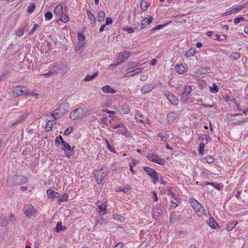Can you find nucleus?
Returning a JSON list of instances; mask_svg holds the SVG:
<instances>
[{
    "label": "nucleus",
    "instance_id": "obj_50",
    "mask_svg": "<svg viewBox=\"0 0 248 248\" xmlns=\"http://www.w3.org/2000/svg\"><path fill=\"white\" fill-rule=\"evenodd\" d=\"M97 222L102 226H106L108 223L107 221L103 219L102 217H99V219L97 220Z\"/></svg>",
    "mask_w": 248,
    "mask_h": 248
},
{
    "label": "nucleus",
    "instance_id": "obj_4",
    "mask_svg": "<svg viewBox=\"0 0 248 248\" xmlns=\"http://www.w3.org/2000/svg\"><path fill=\"white\" fill-rule=\"evenodd\" d=\"M87 115L84 108H78L71 111L69 117L71 120H76L86 117Z\"/></svg>",
    "mask_w": 248,
    "mask_h": 248
},
{
    "label": "nucleus",
    "instance_id": "obj_18",
    "mask_svg": "<svg viewBox=\"0 0 248 248\" xmlns=\"http://www.w3.org/2000/svg\"><path fill=\"white\" fill-rule=\"evenodd\" d=\"M167 195L170 196L174 199L176 200L178 197V194L176 189L173 187H169L167 189Z\"/></svg>",
    "mask_w": 248,
    "mask_h": 248
},
{
    "label": "nucleus",
    "instance_id": "obj_38",
    "mask_svg": "<svg viewBox=\"0 0 248 248\" xmlns=\"http://www.w3.org/2000/svg\"><path fill=\"white\" fill-rule=\"evenodd\" d=\"M7 218L8 223H15L16 221V218L15 217V216L12 213H10Z\"/></svg>",
    "mask_w": 248,
    "mask_h": 248
},
{
    "label": "nucleus",
    "instance_id": "obj_49",
    "mask_svg": "<svg viewBox=\"0 0 248 248\" xmlns=\"http://www.w3.org/2000/svg\"><path fill=\"white\" fill-rule=\"evenodd\" d=\"M204 158L206 162L208 163L211 164L214 162V158L211 155H208L205 157Z\"/></svg>",
    "mask_w": 248,
    "mask_h": 248
},
{
    "label": "nucleus",
    "instance_id": "obj_51",
    "mask_svg": "<svg viewBox=\"0 0 248 248\" xmlns=\"http://www.w3.org/2000/svg\"><path fill=\"white\" fill-rule=\"evenodd\" d=\"M196 51L194 49H191L186 53V56L187 58L190 57L194 55Z\"/></svg>",
    "mask_w": 248,
    "mask_h": 248
},
{
    "label": "nucleus",
    "instance_id": "obj_61",
    "mask_svg": "<svg viewBox=\"0 0 248 248\" xmlns=\"http://www.w3.org/2000/svg\"><path fill=\"white\" fill-rule=\"evenodd\" d=\"M85 38V36L83 34L80 33L78 34V39L79 41L83 42L84 41Z\"/></svg>",
    "mask_w": 248,
    "mask_h": 248
},
{
    "label": "nucleus",
    "instance_id": "obj_56",
    "mask_svg": "<svg viewBox=\"0 0 248 248\" xmlns=\"http://www.w3.org/2000/svg\"><path fill=\"white\" fill-rule=\"evenodd\" d=\"M134 75H136V74H135V71L134 69V70L130 71L127 72L126 73H125L124 75V77H130L131 76H133Z\"/></svg>",
    "mask_w": 248,
    "mask_h": 248
},
{
    "label": "nucleus",
    "instance_id": "obj_37",
    "mask_svg": "<svg viewBox=\"0 0 248 248\" xmlns=\"http://www.w3.org/2000/svg\"><path fill=\"white\" fill-rule=\"evenodd\" d=\"M241 55L240 53L233 52L231 54L230 58L232 60H235L236 59H239Z\"/></svg>",
    "mask_w": 248,
    "mask_h": 248
},
{
    "label": "nucleus",
    "instance_id": "obj_22",
    "mask_svg": "<svg viewBox=\"0 0 248 248\" xmlns=\"http://www.w3.org/2000/svg\"><path fill=\"white\" fill-rule=\"evenodd\" d=\"M54 13L56 15L62 16L63 14V7L61 4L56 5L54 10Z\"/></svg>",
    "mask_w": 248,
    "mask_h": 248
},
{
    "label": "nucleus",
    "instance_id": "obj_44",
    "mask_svg": "<svg viewBox=\"0 0 248 248\" xmlns=\"http://www.w3.org/2000/svg\"><path fill=\"white\" fill-rule=\"evenodd\" d=\"M60 20L61 21H62V22L66 23H67L69 21L70 18L68 15H63L61 16Z\"/></svg>",
    "mask_w": 248,
    "mask_h": 248
},
{
    "label": "nucleus",
    "instance_id": "obj_46",
    "mask_svg": "<svg viewBox=\"0 0 248 248\" xmlns=\"http://www.w3.org/2000/svg\"><path fill=\"white\" fill-rule=\"evenodd\" d=\"M211 186H214L215 188L218 190H221L222 189L223 186L221 183H213L212 184H210Z\"/></svg>",
    "mask_w": 248,
    "mask_h": 248
},
{
    "label": "nucleus",
    "instance_id": "obj_35",
    "mask_svg": "<svg viewBox=\"0 0 248 248\" xmlns=\"http://www.w3.org/2000/svg\"><path fill=\"white\" fill-rule=\"evenodd\" d=\"M209 225L211 227H212L213 229H216L218 227L217 223L215 221V220L212 217H211L209 219Z\"/></svg>",
    "mask_w": 248,
    "mask_h": 248
},
{
    "label": "nucleus",
    "instance_id": "obj_17",
    "mask_svg": "<svg viewBox=\"0 0 248 248\" xmlns=\"http://www.w3.org/2000/svg\"><path fill=\"white\" fill-rule=\"evenodd\" d=\"M135 118L137 121L144 124L145 121V117L142 115L139 110H136L135 115Z\"/></svg>",
    "mask_w": 248,
    "mask_h": 248
},
{
    "label": "nucleus",
    "instance_id": "obj_10",
    "mask_svg": "<svg viewBox=\"0 0 248 248\" xmlns=\"http://www.w3.org/2000/svg\"><path fill=\"white\" fill-rule=\"evenodd\" d=\"M165 95L172 105L176 106L178 104L179 100L170 92H167L165 93Z\"/></svg>",
    "mask_w": 248,
    "mask_h": 248
},
{
    "label": "nucleus",
    "instance_id": "obj_2",
    "mask_svg": "<svg viewBox=\"0 0 248 248\" xmlns=\"http://www.w3.org/2000/svg\"><path fill=\"white\" fill-rule=\"evenodd\" d=\"M190 203L198 217L206 216L205 209L197 200L194 199H191Z\"/></svg>",
    "mask_w": 248,
    "mask_h": 248
},
{
    "label": "nucleus",
    "instance_id": "obj_33",
    "mask_svg": "<svg viewBox=\"0 0 248 248\" xmlns=\"http://www.w3.org/2000/svg\"><path fill=\"white\" fill-rule=\"evenodd\" d=\"M192 87L190 85H186L185 87L184 91L183 92L182 95L187 96L191 92Z\"/></svg>",
    "mask_w": 248,
    "mask_h": 248
},
{
    "label": "nucleus",
    "instance_id": "obj_20",
    "mask_svg": "<svg viewBox=\"0 0 248 248\" xmlns=\"http://www.w3.org/2000/svg\"><path fill=\"white\" fill-rule=\"evenodd\" d=\"M70 107V105L68 102L64 103L61 104L59 108L61 110V112L63 113L64 115L68 110Z\"/></svg>",
    "mask_w": 248,
    "mask_h": 248
},
{
    "label": "nucleus",
    "instance_id": "obj_57",
    "mask_svg": "<svg viewBox=\"0 0 248 248\" xmlns=\"http://www.w3.org/2000/svg\"><path fill=\"white\" fill-rule=\"evenodd\" d=\"M39 25L37 24H35L32 28V29L29 31V34H32L34 32V31L38 29Z\"/></svg>",
    "mask_w": 248,
    "mask_h": 248
},
{
    "label": "nucleus",
    "instance_id": "obj_13",
    "mask_svg": "<svg viewBox=\"0 0 248 248\" xmlns=\"http://www.w3.org/2000/svg\"><path fill=\"white\" fill-rule=\"evenodd\" d=\"M86 12L92 26L94 27L96 23V20L94 15L88 9H86Z\"/></svg>",
    "mask_w": 248,
    "mask_h": 248
},
{
    "label": "nucleus",
    "instance_id": "obj_9",
    "mask_svg": "<svg viewBox=\"0 0 248 248\" xmlns=\"http://www.w3.org/2000/svg\"><path fill=\"white\" fill-rule=\"evenodd\" d=\"M62 149L65 152L66 157L69 158L72 155L73 148H72L69 144L65 141L62 142Z\"/></svg>",
    "mask_w": 248,
    "mask_h": 248
},
{
    "label": "nucleus",
    "instance_id": "obj_12",
    "mask_svg": "<svg viewBox=\"0 0 248 248\" xmlns=\"http://www.w3.org/2000/svg\"><path fill=\"white\" fill-rule=\"evenodd\" d=\"M130 52L129 51L125 50L119 54L118 60L120 61L119 62L122 63L125 60H126L130 56Z\"/></svg>",
    "mask_w": 248,
    "mask_h": 248
},
{
    "label": "nucleus",
    "instance_id": "obj_52",
    "mask_svg": "<svg viewBox=\"0 0 248 248\" xmlns=\"http://www.w3.org/2000/svg\"><path fill=\"white\" fill-rule=\"evenodd\" d=\"M84 43L78 42L75 47V50L78 51L81 50L84 45Z\"/></svg>",
    "mask_w": 248,
    "mask_h": 248
},
{
    "label": "nucleus",
    "instance_id": "obj_27",
    "mask_svg": "<svg viewBox=\"0 0 248 248\" xmlns=\"http://www.w3.org/2000/svg\"><path fill=\"white\" fill-rule=\"evenodd\" d=\"M8 218L6 216L1 215L0 218V225L1 227H5L8 224Z\"/></svg>",
    "mask_w": 248,
    "mask_h": 248
},
{
    "label": "nucleus",
    "instance_id": "obj_60",
    "mask_svg": "<svg viewBox=\"0 0 248 248\" xmlns=\"http://www.w3.org/2000/svg\"><path fill=\"white\" fill-rule=\"evenodd\" d=\"M124 30L126 31L129 34H131L135 32L134 30L132 28H124Z\"/></svg>",
    "mask_w": 248,
    "mask_h": 248
},
{
    "label": "nucleus",
    "instance_id": "obj_58",
    "mask_svg": "<svg viewBox=\"0 0 248 248\" xmlns=\"http://www.w3.org/2000/svg\"><path fill=\"white\" fill-rule=\"evenodd\" d=\"M113 20L111 17H108L106 19L105 25H109L112 23Z\"/></svg>",
    "mask_w": 248,
    "mask_h": 248
},
{
    "label": "nucleus",
    "instance_id": "obj_34",
    "mask_svg": "<svg viewBox=\"0 0 248 248\" xmlns=\"http://www.w3.org/2000/svg\"><path fill=\"white\" fill-rule=\"evenodd\" d=\"M149 6V4L144 0H141L140 8L143 11H145L147 10Z\"/></svg>",
    "mask_w": 248,
    "mask_h": 248
},
{
    "label": "nucleus",
    "instance_id": "obj_5",
    "mask_svg": "<svg viewBox=\"0 0 248 248\" xmlns=\"http://www.w3.org/2000/svg\"><path fill=\"white\" fill-rule=\"evenodd\" d=\"M95 178L99 184H104L106 181L105 177L107 172L104 169L101 168L99 170L95 171Z\"/></svg>",
    "mask_w": 248,
    "mask_h": 248
},
{
    "label": "nucleus",
    "instance_id": "obj_21",
    "mask_svg": "<svg viewBox=\"0 0 248 248\" xmlns=\"http://www.w3.org/2000/svg\"><path fill=\"white\" fill-rule=\"evenodd\" d=\"M154 88V86L150 84H147L142 86L141 91L143 93H146L151 91Z\"/></svg>",
    "mask_w": 248,
    "mask_h": 248
},
{
    "label": "nucleus",
    "instance_id": "obj_16",
    "mask_svg": "<svg viewBox=\"0 0 248 248\" xmlns=\"http://www.w3.org/2000/svg\"><path fill=\"white\" fill-rule=\"evenodd\" d=\"M51 115L55 120H57L62 117L64 114L61 112V110L58 108L53 110Z\"/></svg>",
    "mask_w": 248,
    "mask_h": 248
},
{
    "label": "nucleus",
    "instance_id": "obj_42",
    "mask_svg": "<svg viewBox=\"0 0 248 248\" xmlns=\"http://www.w3.org/2000/svg\"><path fill=\"white\" fill-rule=\"evenodd\" d=\"M126 125L123 123H119L115 125H113L111 127L112 128L115 129L118 128H125Z\"/></svg>",
    "mask_w": 248,
    "mask_h": 248
},
{
    "label": "nucleus",
    "instance_id": "obj_54",
    "mask_svg": "<svg viewBox=\"0 0 248 248\" xmlns=\"http://www.w3.org/2000/svg\"><path fill=\"white\" fill-rule=\"evenodd\" d=\"M112 218L115 220L122 221L123 217L121 216L116 214L112 215Z\"/></svg>",
    "mask_w": 248,
    "mask_h": 248
},
{
    "label": "nucleus",
    "instance_id": "obj_7",
    "mask_svg": "<svg viewBox=\"0 0 248 248\" xmlns=\"http://www.w3.org/2000/svg\"><path fill=\"white\" fill-rule=\"evenodd\" d=\"M147 158L151 161L155 162L159 165H164L166 160L163 158H161L157 155L154 154H148L147 155Z\"/></svg>",
    "mask_w": 248,
    "mask_h": 248
},
{
    "label": "nucleus",
    "instance_id": "obj_6",
    "mask_svg": "<svg viewBox=\"0 0 248 248\" xmlns=\"http://www.w3.org/2000/svg\"><path fill=\"white\" fill-rule=\"evenodd\" d=\"M143 170L150 176L154 184H156L158 180L157 173L154 169L148 167H144Z\"/></svg>",
    "mask_w": 248,
    "mask_h": 248
},
{
    "label": "nucleus",
    "instance_id": "obj_39",
    "mask_svg": "<svg viewBox=\"0 0 248 248\" xmlns=\"http://www.w3.org/2000/svg\"><path fill=\"white\" fill-rule=\"evenodd\" d=\"M205 147V144L201 142L199 144V147L198 149V152L200 155H203L204 154V149Z\"/></svg>",
    "mask_w": 248,
    "mask_h": 248
},
{
    "label": "nucleus",
    "instance_id": "obj_1",
    "mask_svg": "<svg viewBox=\"0 0 248 248\" xmlns=\"http://www.w3.org/2000/svg\"><path fill=\"white\" fill-rule=\"evenodd\" d=\"M21 95L30 96V92L27 87L21 85L17 86L11 93V96L13 98Z\"/></svg>",
    "mask_w": 248,
    "mask_h": 248
},
{
    "label": "nucleus",
    "instance_id": "obj_62",
    "mask_svg": "<svg viewBox=\"0 0 248 248\" xmlns=\"http://www.w3.org/2000/svg\"><path fill=\"white\" fill-rule=\"evenodd\" d=\"M24 34V30L22 29L18 30L16 31V34L18 36H21Z\"/></svg>",
    "mask_w": 248,
    "mask_h": 248
},
{
    "label": "nucleus",
    "instance_id": "obj_45",
    "mask_svg": "<svg viewBox=\"0 0 248 248\" xmlns=\"http://www.w3.org/2000/svg\"><path fill=\"white\" fill-rule=\"evenodd\" d=\"M35 8V5L34 3H31L27 8V11L29 13L31 14L33 12Z\"/></svg>",
    "mask_w": 248,
    "mask_h": 248
},
{
    "label": "nucleus",
    "instance_id": "obj_59",
    "mask_svg": "<svg viewBox=\"0 0 248 248\" xmlns=\"http://www.w3.org/2000/svg\"><path fill=\"white\" fill-rule=\"evenodd\" d=\"M109 122V121L108 120V118L107 117H104L101 119V123L107 125L108 124Z\"/></svg>",
    "mask_w": 248,
    "mask_h": 248
},
{
    "label": "nucleus",
    "instance_id": "obj_31",
    "mask_svg": "<svg viewBox=\"0 0 248 248\" xmlns=\"http://www.w3.org/2000/svg\"><path fill=\"white\" fill-rule=\"evenodd\" d=\"M139 63H136L134 62H129L126 66V70L132 69L138 66Z\"/></svg>",
    "mask_w": 248,
    "mask_h": 248
},
{
    "label": "nucleus",
    "instance_id": "obj_3",
    "mask_svg": "<svg viewBox=\"0 0 248 248\" xmlns=\"http://www.w3.org/2000/svg\"><path fill=\"white\" fill-rule=\"evenodd\" d=\"M22 211L26 217L29 219L37 214L36 209L30 203L26 204L23 207Z\"/></svg>",
    "mask_w": 248,
    "mask_h": 248
},
{
    "label": "nucleus",
    "instance_id": "obj_15",
    "mask_svg": "<svg viewBox=\"0 0 248 248\" xmlns=\"http://www.w3.org/2000/svg\"><path fill=\"white\" fill-rule=\"evenodd\" d=\"M46 195L48 198L54 199L58 198L60 196L59 192L55 191L54 190L48 189L46 190Z\"/></svg>",
    "mask_w": 248,
    "mask_h": 248
},
{
    "label": "nucleus",
    "instance_id": "obj_63",
    "mask_svg": "<svg viewBox=\"0 0 248 248\" xmlns=\"http://www.w3.org/2000/svg\"><path fill=\"white\" fill-rule=\"evenodd\" d=\"M248 122V118H245L244 120L238 121L237 122H236V123L235 124H244L245 123H247Z\"/></svg>",
    "mask_w": 248,
    "mask_h": 248
},
{
    "label": "nucleus",
    "instance_id": "obj_43",
    "mask_svg": "<svg viewBox=\"0 0 248 248\" xmlns=\"http://www.w3.org/2000/svg\"><path fill=\"white\" fill-rule=\"evenodd\" d=\"M247 5V4H241L239 5H235L233 6H234L235 11L236 12L240 11L243 8L246 7Z\"/></svg>",
    "mask_w": 248,
    "mask_h": 248
},
{
    "label": "nucleus",
    "instance_id": "obj_47",
    "mask_svg": "<svg viewBox=\"0 0 248 248\" xmlns=\"http://www.w3.org/2000/svg\"><path fill=\"white\" fill-rule=\"evenodd\" d=\"M64 141H65L63 140L61 136L57 137L55 139V142L59 145H62V142H64Z\"/></svg>",
    "mask_w": 248,
    "mask_h": 248
},
{
    "label": "nucleus",
    "instance_id": "obj_30",
    "mask_svg": "<svg viewBox=\"0 0 248 248\" xmlns=\"http://www.w3.org/2000/svg\"><path fill=\"white\" fill-rule=\"evenodd\" d=\"M105 17V13L103 11H100L97 14V20L99 22L104 20Z\"/></svg>",
    "mask_w": 248,
    "mask_h": 248
},
{
    "label": "nucleus",
    "instance_id": "obj_36",
    "mask_svg": "<svg viewBox=\"0 0 248 248\" xmlns=\"http://www.w3.org/2000/svg\"><path fill=\"white\" fill-rule=\"evenodd\" d=\"M59 68L57 66H53L51 69H50V73L49 74H51V76L57 74L59 72Z\"/></svg>",
    "mask_w": 248,
    "mask_h": 248
},
{
    "label": "nucleus",
    "instance_id": "obj_28",
    "mask_svg": "<svg viewBox=\"0 0 248 248\" xmlns=\"http://www.w3.org/2000/svg\"><path fill=\"white\" fill-rule=\"evenodd\" d=\"M59 199L58 200V203H60L62 202H67L68 200V196L67 193H64L62 195H60L58 197Z\"/></svg>",
    "mask_w": 248,
    "mask_h": 248
},
{
    "label": "nucleus",
    "instance_id": "obj_23",
    "mask_svg": "<svg viewBox=\"0 0 248 248\" xmlns=\"http://www.w3.org/2000/svg\"><path fill=\"white\" fill-rule=\"evenodd\" d=\"M102 91L105 93H114L116 91L109 85H105L102 87Z\"/></svg>",
    "mask_w": 248,
    "mask_h": 248
},
{
    "label": "nucleus",
    "instance_id": "obj_48",
    "mask_svg": "<svg viewBox=\"0 0 248 248\" xmlns=\"http://www.w3.org/2000/svg\"><path fill=\"white\" fill-rule=\"evenodd\" d=\"M53 17V14L50 12H47L45 14V18L46 20L49 21Z\"/></svg>",
    "mask_w": 248,
    "mask_h": 248
},
{
    "label": "nucleus",
    "instance_id": "obj_25",
    "mask_svg": "<svg viewBox=\"0 0 248 248\" xmlns=\"http://www.w3.org/2000/svg\"><path fill=\"white\" fill-rule=\"evenodd\" d=\"M131 190V187L128 185H126L123 187H119L115 191L117 192L123 191L124 193H128Z\"/></svg>",
    "mask_w": 248,
    "mask_h": 248
},
{
    "label": "nucleus",
    "instance_id": "obj_8",
    "mask_svg": "<svg viewBox=\"0 0 248 248\" xmlns=\"http://www.w3.org/2000/svg\"><path fill=\"white\" fill-rule=\"evenodd\" d=\"M96 205L98 207V213L100 216H103L107 214V202L103 203L101 201H97Z\"/></svg>",
    "mask_w": 248,
    "mask_h": 248
},
{
    "label": "nucleus",
    "instance_id": "obj_40",
    "mask_svg": "<svg viewBox=\"0 0 248 248\" xmlns=\"http://www.w3.org/2000/svg\"><path fill=\"white\" fill-rule=\"evenodd\" d=\"M124 129V133L123 135L125 136L126 138H130L132 137L131 132L128 130V129L126 128V126H125V128Z\"/></svg>",
    "mask_w": 248,
    "mask_h": 248
},
{
    "label": "nucleus",
    "instance_id": "obj_24",
    "mask_svg": "<svg viewBox=\"0 0 248 248\" xmlns=\"http://www.w3.org/2000/svg\"><path fill=\"white\" fill-rule=\"evenodd\" d=\"M175 68L178 73L179 74H184L186 71V68L182 64H177Z\"/></svg>",
    "mask_w": 248,
    "mask_h": 248
},
{
    "label": "nucleus",
    "instance_id": "obj_32",
    "mask_svg": "<svg viewBox=\"0 0 248 248\" xmlns=\"http://www.w3.org/2000/svg\"><path fill=\"white\" fill-rule=\"evenodd\" d=\"M98 74V72L94 73L92 75H87L83 79L84 81H89L93 79Z\"/></svg>",
    "mask_w": 248,
    "mask_h": 248
},
{
    "label": "nucleus",
    "instance_id": "obj_41",
    "mask_svg": "<svg viewBox=\"0 0 248 248\" xmlns=\"http://www.w3.org/2000/svg\"><path fill=\"white\" fill-rule=\"evenodd\" d=\"M210 91L214 93L218 92V88L216 83H213L212 86L210 87Z\"/></svg>",
    "mask_w": 248,
    "mask_h": 248
},
{
    "label": "nucleus",
    "instance_id": "obj_26",
    "mask_svg": "<svg viewBox=\"0 0 248 248\" xmlns=\"http://www.w3.org/2000/svg\"><path fill=\"white\" fill-rule=\"evenodd\" d=\"M237 224H238V222L235 220L229 223L226 225V229L227 231L228 232L232 231Z\"/></svg>",
    "mask_w": 248,
    "mask_h": 248
},
{
    "label": "nucleus",
    "instance_id": "obj_29",
    "mask_svg": "<svg viewBox=\"0 0 248 248\" xmlns=\"http://www.w3.org/2000/svg\"><path fill=\"white\" fill-rule=\"evenodd\" d=\"M54 121L53 120H49L46 124L45 129L46 131H50L53 127Z\"/></svg>",
    "mask_w": 248,
    "mask_h": 248
},
{
    "label": "nucleus",
    "instance_id": "obj_64",
    "mask_svg": "<svg viewBox=\"0 0 248 248\" xmlns=\"http://www.w3.org/2000/svg\"><path fill=\"white\" fill-rule=\"evenodd\" d=\"M124 245L122 242L118 243L114 248H124Z\"/></svg>",
    "mask_w": 248,
    "mask_h": 248
},
{
    "label": "nucleus",
    "instance_id": "obj_55",
    "mask_svg": "<svg viewBox=\"0 0 248 248\" xmlns=\"http://www.w3.org/2000/svg\"><path fill=\"white\" fill-rule=\"evenodd\" d=\"M73 131V127L69 126L67 128H66L64 132V134L66 136L69 135Z\"/></svg>",
    "mask_w": 248,
    "mask_h": 248
},
{
    "label": "nucleus",
    "instance_id": "obj_19",
    "mask_svg": "<svg viewBox=\"0 0 248 248\" xmlns=\"http://www.w3.org/2000/svg\"><path fill=\"white\" fill-rule=\"evenodd\" d=\"M153 19L154 18L152 16H150L149 18H144L141 21V25L140 29L142 30L144 29L146 26V24H150V23H151Z\"/></svg>",
    "mask_w": 248,
    "mask_h": 248
},
{
    "label": "nucleus",
    "instance_id": "obj_14",
    "mask_svg": "<svg viewBox=\"0 0 248 248\" xmlns=\"http://www.w3.org/2000/svg\"><path fill=\"white\" fill-rule=\"evenodd\" d=\"M178 116V114L175 111H171L169 112L167 117L168 122L170 124L173 123Z\"/></svg>",
    "mask_w": 248,
    "mask_h": 248
},
{
    "label": "nucleus",
    "instance_id": "obj_11",
    "mask_svg": "<svg viewBox=\"0 0 248 248\" xmlns=\"http://www.w3.org/2000/svg\"><path fill=\"white\" fill-rule=\"evenodd\" d=\"M130 110L129 105L126 103L123 104L118 109V112L122 115L127 114L130 112Z\"/></svg>",
    "mask_w": 248,
    "mask_h": 248
},
{
    "label": "nucleus",
    "instance_id": "obj_53",
    "mask_svg": "<svg viewBox=\"0 0 248 248\" xmlns=\"http://www.w3.org/2000/svg\"><path fill=\"white\" fill-rule=\"evenodd\" d=\"M139 164V160H138L136 159L132 158L131 162L129 163V166L131 165V166L134 167Z\"/></svg>",
    "mask_w": 248,
    "mask_h": 248
}]
</instances>
